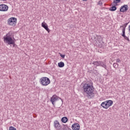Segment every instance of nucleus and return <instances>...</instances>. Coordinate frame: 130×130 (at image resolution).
Here are the masks:
<instances>
[{"label":"nucleus","mask_w":130,"mask_h":130,"mask_svg":"<svg viewBox=\"0 0 130 130\" xmlns=\"http://www.w3.org/2000/svg\"><path fill=\"white\" fill-rule=\"evenodd\" d=\"M113 67L115 68V69H117L118 68V64L117 63H114L113 64Z\"/></svg>","instance_id":"obj_20"},{"label":"nucleus","mask_w":130,"mask_h":130,"mask_svg":"<svg viewBox=\"0 0 130 130\" xmlns=\"http://www.w3.org/2000/svg\"><path fill=\"white\" fill-rule=\"evenodd\" d=\"M58 99V96L56 95H53L52 97L51 98L50 101L52 102L53 105H54V103Z\"/></svg>","instance_id":"obj_11"},{"label":"nucleus","mask_w":130,"mask_h":130,"mask_svg":"<svg viewBox=\"0 0 130 130\" xmlns=\"http://www.w3.org/2000/svg\"><path fill=\"white\" fill-rule=\"evenodd\" d=\"M60 56L61 57H62V58H64V57L66 56L65 55H62V54H60Z\"/></svg>","instance_id":"obj_24"},{"label":"nucleus","mask_w":130,"mask_h":130,"mask_svg":"<svg viewBox=\"0 0 130 130\" xmlns=\"http://www.w3.org/2000/svg\"><path fill=\"white\" fill-rule=\"evenodd\" d=\"M9 130H17V129H16V128H15L13 126H10L9 127Z\"/></svg>","instance_id":"obj_21"},{"label":"nucleus","mask_w":130,"mask_h":130,"mask_svg":"<svg viewBox=\"0 0 130 130\" xmlns=\"http://www.w3.org/2000/svg\"><path fill=\"white\" fill-rule=\"evenodd\" d=\"M3 2H5L6 1H7V0H3Z\"/></svg>","instance_id":"obj_27"},{"label":"nucleus","mask_w":130,"mask_h":130,"mask_svg":"<svg viewBox=\"0 0 130 130\" xmlns=\"http://www.w3.org/2000/svg\"><path fill=\"white\" fill-rule=\"evenodd\" d=\"M12 34V31H10L6 35V36L4 37V41L5 43H7L9 45H11V44H14L15 39Z\"/></svg>","instance_id":"obj_2"},{"label":"nucleus","mask_w":130,"mask_h":130,"mask_svg":"<svg viewBox=\"0 0 130 130\" xmlns=\"http://www.w3.org/2000/svg\"><path fill=\"white\" fill-rule=\"evenodd\" d=\"M99 5H102V2L99 1Z\"/></svg>","instance_id":"obj_25"},{"label":"nucleus","mask_w":130,"mask_h":130,"mask_svg":"<svg viewBox=\"0 0 130 130\" xmlns=\"http://www.w3.org/2000/svg\"><path fill=\"white\" fill-rule=\"evenodd\" d=\"M42 27H43V28H44V29H45V30L47 31L48 33H49V32H50V29H49V28H48V25H47V24L45 23V22L44 21L42 23Z\"/></svg>","instance_id":"obj_10"},{"label":"nucleus","mask_w":130,"mask_h":130,"mask_svg":"<svg viewBox=\"0 0 130 130\" xmlns=\"http://www.w3.org/2000/svg\"><path fill=\"white\" fill-rule=\"evenodd\" d=\"M9 10V7L5 4L0 5V11L1 12H7Z\"/></svg>","instance_id":"obj_7"},{"label":"nucleus","mask_w":130,"mask_h":130,"mask_svg":"<svg viewBox=\"0 0 130 130\" xmlns=\"http://www.w3.org/2000/svg\"><path fill=\"white\" fill-rule=\"evenodd\" d=\"M61 121L63 122L64 123L68 122V118L67 117H63L61 119Z\"/></svg>","instance_id":"obj_14"},{"label":"nucleus","mask_w":130,"mask_h":130,"mask_svg":"<svg viewBox=\"0 0 130 130\" xmlns=\"http://www.w3.org/2000/svg\"><path fill=\"white\" fill-rule=\"evenodd\" d=\"M72 127L73 130H79L80 129V124L78 123H74L72 125Z\"/></svg>","instance_id":"obj_13"},{"label":"nucleus","mask_w":130,"mask_h":130,"mask_svg":"<svg viewBox=\"0 0 130 130\" xmlns=\"http://www.w3.org/2000/svg\"><path fill=\"white\" fill-rule=\"evenodd\" d=\"M83 89L84 95L86 94L88 98L92 96V95H94V87H93V82L92 81H88L84 84Z\"/></svg>","instance_id":"obj_1"},{"label":"nucleus","mask_w":130,"mask_h":130,"mask_svg":"<svg viewBox=\"0 0 130 130\" xmlns=\"http://www.w3.org/2000/svg\"><path fill=\"white\" fill-rule=\"evenodd\" d=\"M100 63H101L100 61H93V64H94V66H96V67H98V66H100Z\"/></svg>","instance_id":"obj_17"},{"label":"nucleus","mask_w":130,"mask_h":130,"mask_svg":"<svg viewBox=\"0 0 130 130\" xmlns=\"http://www.w3.org/2000/svg\"><path fill=\"white\" fill-rule=\"evenodd\" d=\"M96 42L97 44H98L99 47H102L103 42L102 41V38H101V36L98 37Z\"/></svg>","instance_id":"obj_8"},{"label":"nucleus","mask_w":130,"mask_h":130,"mask_svg":"<svg viewBox=\"0 0 130 130\" xmlns=\"http://www.w3.org/2000/svg\"><path fill=\"white\" fill-rule=\"evenodd\" d=\"M112 104H113V101L112 100H107L104 102H103L101 106L105 109H108L110 106H112Z\"/></svg>","instance_id":"obj_3"},{"label":"nucleus","mask_w":130,"mask_h":130,"mask_svg":"<svg viewBox=\"0 0 130 130\" xmlns=\"http://www.w3.org/2000/svg\"><path fill=\"white\" fill-rule=\"evenodd\" d=\"M59 68H63L64 67V63L63 62H60L58 63Z\"/></svg>","instance_id":"obj_15"},{"label":"nucleus","mask_w":130,"mask_h":130,"mask_svg":"<svg viewBox=\"0 0 130 130\" xmlns=\"http://www.w3.org/2000/svg\"><path fill=\"white\" fill-rule=\"evenodd\" d=\"M54 127L56 128V129L59 130L60 128H61V126H60V124H59V122L57 120H55L54 122Z\"/></svg>","instance_id":"obj_9"},{"label":"nucleus","mask_w":130,"mask_h":130,"mask_svg":"<svg viewBox=\"0 0 130 130\" xmlns=\"http://www.w3.org/2000/svg\"><path fill=\"white\" fill-rule=\"evenodd\" d=\"M127 24V23H125L123 25L121 26L120 28H122V34L121 35V36L124 38L125 40H127V41H129V39L128 38V37L125 36V28H126Z\"/></svg>","instance_id":"obj_5"},{"label":"nucleus","mask_w":130,"mask_h":130,"mask_svg":"<svg viewBox=\"0 0 130 130\" xmlns=\"http://www.w3.org/2000/svg\"><path fill=\"white\" fill-rule=\"evenodd\" d=\"M100 62H101V63H100V66L101 67H103V68H106V65H105V64H104V63H103V62L100 61Z\"/></svg>","instance_id":"obj_19"},{"label":"nucleus","mask_w":130,"mask_h":130,"mask_svg":"<svg viewBox=\"0 0 130 130\" xmlns=\"http://www.w3.org/2000/svg\"><path fill=\"white\" fill-rule=\"evenodd\" d=\"M120 0H114L113 6H117L118 3H120Z\"/></svg>","instance_id":"obj_16"},{"label":"nucleus","mask_w":130,"mask_h":130,"mask_svg":"<svg viewBox=\"0 0 130 130\" xmlns=\"http://www.w3.org/2000/svg\"><path fill=\"white\" fill-rule=\"evenodd\" d=\"M40 83L42 86H47L50 84V80L47 77H42L40 79Z\"/></svg>","instance_id":"obj_4"},{"label":"nucleus","mask_w":130,"mask_h":130,"mask_svg":"<svg viewBox=\"0 0 130 130\" xmlns=\"http://www.w3.org/2000/svg\"><path fill=\"white\" fill-rule=\"evenodd\" d=\"M116 6H113L111 8H110V11H111V12H113L114 11H116Z\"/></svg>","instance_id":"obj_18"},{"label":"nucleus","mask_w":130,"mask_h":130,"mask_svg":"<svg viewBox=\"0 0 130 130\" xmlns=\"http://www.w3.org/2000/svg\"><path fill=\"white\" fill-rule=\"evenodd\" d=\"M8 23L10 26H15L17 23V19L14 17L10 18L8 20Z\"/></svg>","instance_id":"obj_6"},{"label":"nucleus","mask_w":130,"mask_h":130,"mask_svg":"<svg viewBox=\"0 0 130 130\" xmlns=\"http://www.w3.org/2000/svg\"><path fill=\"white\" fill-rule=\"evenodd\" d=\"M10 45H13V47H15V46L16 45V43L15 42V41H14V44H10Z\"/></svg>","instance_id":"obj_23"},{"label":"nucleus","mask_w":130,"mask_h":130,"mask_svg":"<svg viewBox=\"0 0 130 130\" xmlns=\"http://www.w3.org/2000/svg\"><path fill=\"white\" fill-rule=\"evenodd\" d=\"M128 10V6L126 5H124L123 6H121L120 11L124 13V12H126Z\"/></svg>","instance_id":"obj_12"},{"label":"nucleus","mask_w":130,"mask_h":130,"mask_svg":"<svg viewBox=\"0 0 130 130\" xmlns=\"http://www.w3.org/2000/svg\"><path fill=\"white\" fill-rule=\"evenodd\" d=\"M121 62V60H120V59L118 58L116 59V62Z\"/></svg>","instance_id":"obj_22"},{"label":"nucleus","mask_w":130,"mask_h":130,"mask_svg":"<svg viewBox=\"0 0 130 130\" xmlns=\"http://www.w3.org/2000/svg\"><path fill=\"white\" fill-rule=\"evenodd\" d=\"M129 33H130V25L129 26Z\"/></svg>","instance_id":"obj_26"}]
</instances>
